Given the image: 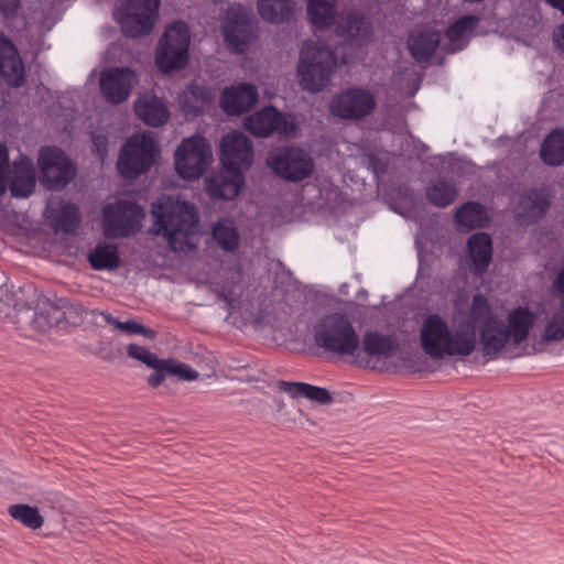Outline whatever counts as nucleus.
Wrapping results in <instances>:
<instances>
[{
  "instance_id": "nucleus-23",
  "label": "nucleus",
  "mask_w": 564,
  "mask_h": 564,
  "mask_svg": "<svg viewBox=\"0 0 564 564\" xmlns=\"http://www.w3.org/2000/svg\"><path fill=\"white\" fill-rule=\"evenodd\" d=\"M180 107L186 116L199 117L214 102L212 89L196 80H192L180 95Z\"/></svg>"
},
{
  "instance_id": "nucleus-34",
  "label": "nucleus",
  "mask_w": 564,
  "mask_h": 564,
  "mask_svg": "<svg viewBox=\"0 0 564 564\" xmlns=\"http://www.w3.org/2000/svg\"><path fill=\"white\" fill-rule=\"evenodd\" d=\"M540 155L550 166H560L564 163V131L553 130L544 139Z\"/></svg>"
},
{
  "instance_id": "nucleus-10",
  "label": "nucleus",
  "mask_w": 564,
  "mask_h": 564,
  "mask_svg": "<svg viewBox=\"0 0 564 564\" xmlns=\"http://www.w3.org/2000/svg\"><path fill=\"white\" fill-rule=\"evenodd\" d=\"M267 164L276 176L290 182L303 181L314 170L312 156L297 147L284 145L272 150L267 158Z\"/></svg>"
},
{
  "instance_id": "nucleus-17",
  "label": "nucleus",
  "mask_w": 564,
  "mask_h": 564,
  "mask_svg": "<svg viewBox=\"0 0 564 564\" xmlns=\"http://www.w3.org/2000/svg\"><path fill=\"white\" fill-rule=\"evenodd\" d=\"M245 171L223 165L218 175L206 181L209 196L225 200L236 198L245 188Z\"/></svg>"
},
{
  "instance_id": "nucleus-26",
  "label": "nucleus",
  "mask_w": 564,
  "mask_h": 564,
  "mask_svg": "<svg viewBox=\"0 0 564 564\" xmlns=\"http://www.w3.org/2000/svg\"><path fill=\"white\" fill-rule=\"evenodd\" d=\"M479 22V17L469 14L460 17L449 24L445 30V36L449 42L448 47L445 48L446 53H456L464 50L478 28Z\"/></svg>"
},
{
  "instance_id": "nucleus-15",
  "label": "nucleus",
  "mask_w": 564,
  "mask_h": 564,
  "mask_svg": "<svg viewBox=\"0 0 564 564\" xmlns=\"http://www.w3.org/2000/svg\"><path fill=\"white\" fill-rule=\"evenodd\" d=\"M138 76L130 67H115L100 74L99 86L105 99L112 105H119L128 99Z\"/></svg>"
},
{
  "instance_id": "nucleus-41",
  "label": "nucleus",
  "mask_w": 564,
  "mask_h": 564,
  "mask_svg": "<svg viewBox=\"0 0 564 564\" xmlns=\"http://www.w3.org/2000/svg\"><path fill=\"white\" fill-rule=\"evenodd\" d=\"M543 338L546 341H561L564 339V304L554 312L551 319L546 323Z\"/></svg>"
},
{
  "instance_id": "nucleus-32",
  "label": "nucleus",
  "mask_w": 564,
  "mask_h": 564,
  "mask_svg": "<svg viewBox=\"0 0 564 564\" xmlns=\"http://www.w3.org/2000/svg\"><path fill=\"white\" fill-rule=\"evenodd\" d=\"M88 261L95 270H115L120 265L118 248L112 243L99 242L89 251Z\"/></svg>"
},
{
  "instance_id": "nucleus-28",
  "label": "nucleus",
  "mask_w": 564,
  "mask_h": 564,
  "mask_svg": "<svg viewBox=\"0 0 564 564\" xmlns=\"http://www.w3.org/2000/svg\"><path fill=\"white\" fill-rule=\"evenodd\" d=\"M135 115L148 126L158 128L169 120L165 104L158 97H142L134 102Z\"/></svg>"
},
{
  "instance_id": "nucleus-21",
  "label": "nucleus",
  "mask_w": 564,
  "mask_h": 564,
  "mask_svg": "<svg viewBox=\"0 0 564 564\" xmlns=\"http://www.w3.org/2000/svg\"><path fill=\"white\" fill-rule=\"evenodd\" d=\"M0 76L11 87L24 84V65L13 42L0 33Z\"/></svg>"
},
{
  "instance_id": "nucleus-36",
  "label": "nucleus",
  "mask_w": 564,
  "mask_h": 564,
  "mask_svg": "<svg viewBox=\"0 0 564 564\" xmlns=\"http://www.w3.org/2000/svg\"><path fill=\"white\" fill-rule=\"evenodd\" d=\"M425 194L432 205L444 208L456 200L458 188L455 183L438 178L426 187Z\"/></svg>"
},
{
  "instance_id": "nucleus-37",
  "label": "nucleus",
  "mask_w": 564,
  "mask_h": 564,
  "mask_svg": "<svg viewBox=\"0 0 564 564\" xmlns=\"http://www.w3.org/2000/svg\"><path fill=\"white\" fill-rule=\"evenodd\" d=\"M307 15L311 24L317 30L329 29L334 22V0H308Z\"/></svg>"
},
{
  "instance_id": "nucleus-47",
  "label": "nucleus",
  "mask_w": 564,
  "mask_h": 564,
  "mask_svg": "<svg viewBox=\"0 0 564 564\" xmlns=\"http://www.w3.org/2000/svg\"><path fill=\"white\" fill-rule=\"evenodd\" d=\"M127 354L129 357L142 361L147 366L152 365L156 360V355L148 350L145 347L138 344H130L127 347Z\"/></svg>"
},
{
  "instance_id": "nucleus-31",
  "label": "nucleus",
  "mask_w": 564,
  "mask_h": 564,
  "mask_svg": "<svg viewBox=\"0 0 564 564\" xmlns=\"http://www.w3.org/2000/svg\"><path fill=\"white\" fill-rule=\"evenodd\" d=\"M279 390L291 398H306L318 404H329L333 401L330 392L326 388L313 386L305 382L278 381Z\"/></svg>"
},
{
  "instance_id": "nucleus-14",
  "label": "nucleus",
  "mask_w": 564,
  "mask_h": 564,
  "mask_svg": "<svg viewBox=\"0 0 564 564\" xmlns=\"http://www.w3.org/2000/svg\"><path fill=\"white\" fill-rule=\"evenodd\" d=\"M252 141L241 131L232 130L221 137L220 162L223 166L247 171L253 162Z\"/></svg>"
},
{
  "instance_id": "nucleus-50",
  "label": "nucleus",
  "mask_w": 564,
  "mask_h": 564,
  "mask_svg": "<svg viewBox=\"0 0 564 564\" xmlns=\"http://www.w3.org/2000/svg\"><path fill=\"white\" fill-rule=\"evenodd\" d=\"M554 291L558 295H564V269H562L553 283Z\"/></svg>"
},
{
  "instance_id": "nucleus-9",
  "label": "nucleus",
  "mask_w": 564,
  "mask_h": 564,
  "mask_svg": "<svg viewBox=\"0 0 564 564\" xmlns=\"http://www.w3.org/2000/svg\"><path fill=\"white\" fill-rule=\"evenodd\" d=\"M37 166L42 183L51 191L64 189L76 175V166L70 159L54 145H45L39 150Z\"/></svg>"
},
{
  "instance_id": "nucleus-12",
  "label": "nucleus",
  "mask_w": 564,
  "mask_h": 564,
  "mask_svg": "<svg viewBox=\"0 0 564 564\" xmlns=\"http://www.w3.org/2000/svg\"><path fill=\"white\" fill-rule=\"evenodd\" d=\"M373 93L361 87H350L336 94L329 104L332 115L345 120H360L376 108Z\"/></svg>"
},
{
  "instance_id": "nucleus-16",
  "label": "nucleus",
  "mask_w": 564,
  "mask_h": 564,
  "mask_svg": "<svg viewBox=\"0 0 564 564\" xmlns=\"http://www.w3.org/2000/svg\"><path fill=\"white\" fill-rule=\"evenodd\" d=\"M259 99V91L251 83H241L225 88L220 96V107L228 116H239L254 107Z\"/></svg>"
},
{
  "instance_id": "nucleus-13",
  "label": "nucleus",
  "mask_w": 564,
  "mask_h": 564,
  "mask_svg": "<svg viewBox=\"0 0 564 564\" xmlns=\"http://www.w3.org/2000/svg\"><path fill=\"white\" fill-rule=\"evenodd\" d=\"M245 127L252 135L267 138L274 132L284 135L294 133L297 124L290 115L282 113L274 106L268 105L248 116Z\"/></svg>"
},
{
  "instance_id": "nucleus-49",
  "label": "nucleus",
  "mask_w": 564,
  "mask_h": 564,
  "mask_svg": "<svg viewBox=\"0 0 564 564\" xmlns=\"http://www.w3.org/2000/svg\"><path fill=\"white\" fill-rule=\"evenodd\" d=\"M21 6V0H0V11L4 15L13 14Z\"/></svg>"
},
{
  "instance_id": "nucleus-42",
  "label": "nucleus",
  "mask_w": 564,
  "mask_h": 564,
  "mask_svg": "<svg viewBox=\"0 0 564 564\" xmlns=\"http://www.w3.org/2000/svg\"><path fill=\"white\" fill-rule=\"evenodd\" d=\"M347 35L357 43L367 42L371 35L370 25L362 17L350 15L347 19Z\"/></svg>"
},
{
  "instance_id": "nucleus-1",
  "label": "nucleus",
  "mask_w": 564,
  "mask_h": 564,
  "mask_svg": "<svg viewBox=\"0 0 564 564\" xmlns=\"http://www.w3.org/2000/svg\"><path fill=\"white\" fill-rule=\"evenodd\" d=\"M151 232L165 238L173 251H185L191 247L189 238L195 234L199 223L193 203L161 195L151 204Z\"/></svg>"
},
{
  "instance_id": "nucleus-38",
  "label": "nucleus",
  "mask_w": 564,
  "mask_h": 564,
  "mask_svg": "<svg viewBox=\"0 0 564 564\" xmlns=\"http://www.w3.org/2000/svg\"><path fill=\"white\" fill-rule=\"evenodd\" d=\"M213 238L224 251L234 252L238 249L240 236L229 223L217 221L213 227Z\"/></svg>"
},
{
  "instance_id": "nucleus-7",
  "label": "nucleus",
  "mask_w": 564,
  "mask_h": 564,
  "mask_svg": "<svg viewBox=\"0 0 564 564\" xmlns=\"http://www.w3.org/2000/svg\"><path fill=\"white\" fill-rule=\"evenodd\" d=\"M213 152L206 138L194 134L182 140L175 151V170L183 180L199 178L210 164Z\"/></svg>"
},
{
  "instance_id": "nucleus-27",
  "label": "nucleus",
  "mask_w": 564,
  "mask_h": 564,
  "mask_svg": "<svg viewBox=\"0 0 564 564\" xmlns=\"http://www.w3.org/2000/svg\"><path fill=\"white\" fill-rule=\"evenodd\" d=\"M491 319H499L492 312L488 299L481 294H476L471 299V304L466 319L459 322V327L463 332H471L474 339V351L477 348V333L476 328Z\"/></svg>"
},
{
  "instance_id": "nucleus-3",
  "label": "nucleus",
  "mask_w": 564,
  "mask_h": 564,
  "mask_svg": "<svg viewBox=\"0 0 564 564\" xmlns=\"http://www.w3.org/2000/svg\"><path fill=\"white\" fill-rule=\"evenodd\" d=\"M313 335L317 347L337 355L354 356L360 345L352 323L341 313L323 316L315 324Z\"/></svg>"
},
{
  "instance_id": "nucleus-29",
  "label": "nucleus",
  "mask_w": 564,
  "mask_h": 564,
  "mask_svg": "<svg viewBox=\"0 0 564 564\" xmlns=\"http://www.w3.org/2000/svg\"><path fill=\"white\" fill-rule=\"evenodd\" d=\"M507 322L506 330L510 334V340L519 345L528 338L535 322V315L528 307L518 306L509 312Z\"/></svg>"
},
{
  "instance_id": "nucleus-4",
  "label": "nucleus",
  "mask_w": 564,
  "mask_h": 564,
  "mask_svg": "<svg viewBox=\"0 0 564 564\" xmlns=\"http://www.w3.org/2000/svg\"><path fill=\"white\" fill-rule=\"evenodd\" d=\"M337 66L336 53L326 45L311 44L305 46L297 64V74L303 89L316 94L330 82Z\"/></svg>"
},
{
  "instance_id": "nucleus-45",
  "label": "nucleus",
  "mask_w": 564,
  "mask_h": 564,
  "mask_svg": "<svg viewBox=\"0 0 564 564\" xmlns=\"http://www.w3.org/2000/svg\"><path fill=\"white\" fill-rule=\"evenodd\" d=\"M94 315H100L104 321L109 324L116 326L118 329L129 333V334H137L138 330H140V324L133 319L120 322L119 319L115 318L111 314L102 311H97L93 313Z\"/></svg>"
},
{
  "instance_id": "nucleus-20",
  "label": "nucleus",
  "mask_w": 564,
  "mask_h": 564,
  "mask_svg": "<svg viewBox=\"0 0 564 564\" xmlns=\"http://www.w3.org/2000/svg\"><path fill=\"white\" fill-rule=\"evenodd\" d=\"M56 308L43 294H36L32 304L17 305L18 323L28 324L33 330L46 332L52 327L51 314Z\"/></svg>"
},
{
  "instance_id": "nucleus-6",
  "label": "nucleus",
  "mask_w": 564,
  "mask_h": 564,
  "mask_svg": "<svg viewBox=\"0 0 564 564\" xmlns=\"http://www.w3.org/2000/svg\"><path fill=\"white\" fill-rule=\"evenodd\" d=\"M188 46L189 31L184 22L166 28L155 54L159 68L164 73L182 69L188 61Z\"/></svg>"
},
{
  "instance_id": "nucleus-46",
  "label": "nucleus",
  "mask_w": 564,
  "mask_h": 564,
  "mask_svg": "<svg viewBox=\"0 0 564 564\" xmlns=\"http://www.w3.org/2000/svg\"><path fill=\"white\" fill-rule=\"evenodd\" d=\"M148 367L152 368L154 371L149 376L148 383L152 388L160 387L165 380L167 372V362L166 359H160L156 357V360L152 365Z\"/></svg>"
},
{
  "instance_id": "nucleus-39",
  "label": "nucleus",
  "mask_w": 564,
  "mask_h": 564,
  "mask_svg": "<svg viewBox=\"0 0 564 564\" xmlns=\"http://www.w3.org/2000/svg\"><path fill=\"white\" fill-rule=\"evenodd\" d=\"M8 512L14 520L19 521L25 528L31 530H37L44 523V519L40 514L37 507H33L26 503H17L11 505L8 509Z\"/></svg>"
},
{
  "instance_id": "nucleus-25",
  "label": "nucleus",
  "mask_w": 564,
  "mask_h": 564,
  "mask_svg": "<svg viewBox=\"0 0 564 564\" xmlns=\"http://www.w3.org/2000/svg\"><path fill=\"white\" fill-rule=\"evenodd\" d=\"M467 256L470 269L476 275H482L489 267L492 257V241L487 232L473 234L467 240Z\"/></svg>"
},
{
  "instance_id": "nucleus-35",
  "label": "nucleus",
  "mask_w": 564,
  "mask_h": 564,
  "mask_svg": "<svg viewBox=\"0 0 564 564\" xmlns=\"http://www.w3.org/2000/svg\"><path fill=\"white\" fill-rule=\"evenodd\" d=\"M260 17L272 24H281L288 21L292 13L291 0H258Z\"/></svg>"
},
{
  "instance_id": "nucleus-18",
  "label": "nucleus",
  "mask_w": 564,
  "mask_h": 564,
  "mask_svg": "<svg viewBox=\"0 0 564 564\" xmlns=\"http://www.w3.org/2000/svg\"><path fill=\"white\" fill-rule=\"evenodd\" d=\"M252 26L249 17L240 8L230 9L228 21L224 26V40L235 53H243L252 39Z\"/></svg>"
},
{
  "instance_id": "nucleus-11",
  "label": "nucleus",
  "mask_w": 564,
  "mask_h": 564,
  "mask_svg": "<svg viewBox=\"0 0 564 564\" xmlns=\"http://www.w3.org/2000/svg\"><path fill=\"white\" fill-rule=\"evenodd\" d=\"M143 208L133 200L119 199L102 209L104 231L108 238L130 237L141 227Z\"/></svg>"
},
{
  "instance_id": "nucleus-19",
  "label": "nucleus",
  "mask_w": 564,
  "mask_h": 564,
  "mask_svg": "<svg viewBox=\"0 0 564 564\" xmlns=\"http://www.w3.org/2000/svg\"><path fill=\"white\" fill-rule=\"evenodd\" d=\"M36 185V176L33 161L20 154L12 164V170L7 174V186L11 195L17 198L29 197Z\"/></svg>"
},
{
  "instance_id": "nucleus-24",
  "label": "nucleus",
  "mask_w": 564,
  "mask_h": 564,
  "mask_svg": "<svg viewBox=\"0 0 564 564\" xmlns=\"http://www.w3.org/2000/svg\"><path fill=\"white\" fill-rule=\"evenodd\" d=\"M441 42L438 31L430 28L414 30L408 37V50L417 63H425L431 59Z\"/></svg>"
},
{
  "instance_id": "nucleus-5",
  "label": "nucleus",
  "mask_w": 564,
  "mask_h": 564,
  "mask_svg": "<svg viewBox=\"0 0 564 564\" xmlns=\"http://www.w3.org/2000/svg\"><path fill=\"white\" fill-rule=\"evenodd\" d=\"M161 0H126L117 4L113 18L127 37L149 35L159 18Z\"/></svg>"
},
{
  "instance_id": "nucleus-40",
  "label": "nucleus",
  "mask_w": 564,
  "mask_h": 564,
  "mask_svg": "<svg viewBox=\"0 0 564 564\" xmlns=\"http://www.w3.org/2000/svg\"><path fill=\"white\" fill-rule=\"evenodd\" d=\"M55 221L63 231H73L80 223L79 208L73 203H63L57 210Z\"/></svg>"
},
{
  "instance_id": "nucleus-33",
  "label": "nucleus",
  "mask_w": 564,
  "mask_h": 564,
  "mask_svg": "<svg viewBox=\"0 0 564 564\" xmlns=\"http://www.w3.org/2000/svg\"><path fill=\"white\" fill-rule=\"evenodd\" d=\"M484 218V207L478 202L463 204L454 216L457 229L465 232L482 227Z\"/></svg>"
},
{
  "instance_id": "nucleus-51",
  "label": "nucleus",
  "mask_w": 564,
  "mask_h": 564,
  "mask_svg": "<svg viewBox=\"0 0 564 564\" xmlns=\"http://www.w3.org/2000/svg\"><path fill=\"white\" fill-rule=\"evenodd\" d=\"M140 330H138V335H142L147 338L153 339L156 336L155 330L140 324Z\"/></svg>"
},
{
  "instance_id": "nucleus-8",
  "label": "nucleus",
  "mask_w": 564,
  "mask_h": 564,
  "mask_svg": "<svg viewBox=\"0 0 564 564\" xmlns=\"http://www.w3.org/2000/svg\"><path fill=\"white\" fill-rule=\"evenodd\" d=\"M154 153L155 144L149 134H132L121 149L117 169L123 177L135 178L151 169Z\"/></svg>"
},
{
  "instance_id": "nucleus-30",
  "label": "nucleus",
  "mask_w": 564,
  "mask_h": 564,
  "mask_svg": "<svg viewBox=\"0 0 564 564\" xmlns=\"http://www.w3.org/2000/svg\"><path fill=\"white\" fill-rule=\"evenodd\" d=\"M362 351L368 357L390 358L398 350L399 344L395 338L390 335L380 334L377 330H368L364 334Z\"/></svg>"
},
{
  "instance_id": "nucleus-43",
  "label": "nucleus",
  "mask_w": 564,
  "mask_h": 564,
  "mask_svg": "<svg viewBox=\"0 0 564 564\" xmlns=\"http://www.w3.org/2000/svg\"><path fill=\"white\" fill-rule=\"evenodd\" d=\"M523 200L529 202L528 212L535 218L543 217L551 205L549 197L536 189L529 191Z\"/></svg>"
},
{
  "instance_id": "nucleus-22",
  "label": "nucleus",
  "mask_w": 564,
  "mask_h": 564,
  "mask_svg": "<svg viewBox=\"0 0 564 564\" xmlns=\"http://www.w3.org/2000/svg\"><path fill=\"white\" fill-rule=\"evenodd\" d=\"M510 340L502 319H491L479 327L480 354L487 361L497 359Z\"/></svg>"
},
{
  "instance_id": "nucleus-52",
  "label": "nucleus",
  "mask_w": 564,
  "mask_h": 564,
  "mask_svg": "<svg viewBox=\"0 0 564 564\" xmlns=\"http://www.w3.org/2000/svg\"><path fill=\"white\" fill-rule=\"evenodd\" d=\"M546 2L554 9H557L564 14V0H546Z\"/></svg>"
},
{
  "instance_id": "nucleus-2",
  "label": "nucleus",
  "mask_w": 564,
  "mask_h": 564,
  "mask_svg": "<svg viewBox=\"0 0 564 564\" xmlns=\"http://www.w3.org/2000/svg\"><path fill=\"white\" fill-rule=\"evenodd\" d=\"M473 338V333L463 332L459 325L452 332L447 321L437 313L427 314L420 330L421 347L432 358L468 357L474 352Z\"/></svg>"
},
{
  "instance_id": "nucleus-48",
  "label": "nucleus",
  "mask_w": 564,
  "mask_h": 564,
  "mask_svg": "<svg viewBox=\"0 0 564 564\" xmlns=\"http://www.w3.org/2000/svg\"><path fill=\"white\" fill-rule=\"evenodd\" d=\"M9 172V151L3 142H0V194L7 188V174Z\"/></svg>"
},
{
  "instance_id": "nucleus-44",
  "label": "nucleus",
  "mask_w": 564,
  "mask_h": 564,
  "mask_svg": "<svg viewBox=\"0 0 564 564\" xmlns=\"http://www.w3.org/2000/svg\"><path fill=\"white\" fill-rule=\"evenodd\" d=\"M169 375L176 376L181 380L193 381L198 379L199 373L189 365L175 359H166Z\"/></svg>"
}]
</instances>
